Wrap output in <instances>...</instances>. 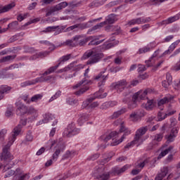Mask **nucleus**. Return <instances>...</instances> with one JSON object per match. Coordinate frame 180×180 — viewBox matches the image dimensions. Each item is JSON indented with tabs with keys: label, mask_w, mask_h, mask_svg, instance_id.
Wrapping results in <instances>:
<instances>
[{
	"label": "nucleus",
	"mask_w": 180,
	"mask_h": 180,
	"mask_svg": "<svg viewBox=\"0 0 180 180\" xmlns=\"http://www.w3.org/2000/svg\"><path fill=\"white\" fill-rule=\"evenodd\" d=\"M127 169H129V165H124L122 168L116 166L113 167L111 169V171L109 172L108 173L102 174V172L105 171V168L103 167L98 168L95 172V176L97 179H99V180H108L110 177V175H115V176L122 175V174L127 171Z\"/></svg>",
	"instance_id": "nucleus-1"
},
{
	"label": "nucleus",
	"mask_w": 180,
	"mask_h": 180,
	"mask_svg": "<svg viewBox=\"0 0 180 180\" xmlns=\"http://www.w3.org/2000/svg\"><path fill=\"white\" fill-rule=\"evenodd\" d=\"M89 57H91L89 58ZM104 55L102 53H98L96 51H87L85 52L82 57V60H89L86 62L87 65H92L93 64H96L99 63L102 58H103Z\"/></svg>",
	"instance_id": "nucleus-2"
},
{
	"label": "nucleus",
	"mask_w": 180,
	"mask_h": 180,
	"mask_svg": "<svg viewBox=\"0 0 180 180\" xmlns=\"http://www.w3.org/2000/svg\"><path fill=\"white\" fill-rule=\"evenodd\" d=\"M102 92H103V90H99L98 92L95 93L94 96L90 97L83 102L82 106L84 108H86V106H89V108H91V109L99 106V103H98V101L94 102V101H95L96 98L103 99V98H106V96H108V93H103L102 94Z\"/></svg>",
	"instance_id": "nucleus-3"
},
{
	"label": "nucleus",
	"mask_w": 180,
	"mask_h": 180,
	"mask_svg": "<svg viewBox=\"0 0 180 180\" xmlns=\"http://www.w3.org/2000/svg\"><path fill=\"white\" fill-rule=\"evenodd\" d=\"M15 141V139L13 138L12 143ZM12 143H7L4 148H3V152L1 153V160L4 161H12V159L13 158V156L11 155V153L9 152V148L12 146Z\"/></svg>",
	"instance_id": "nucleus-4"
},
{
	"label": "nucleus",
	"mask_w": 180,
	"mask_h": 180,
	"mask_svg": "<svg viewBox=\"0 0 180 180\" xmlns=\"http://www.w3.org/2000/svg\"><path fill=\"white\" fill-rule=\"evenodd\" d=\"M120 133H124V134L122 135L121 139H120L117 141H115L113 143H111V146H117L118 144H120V143H122L123 140L126 139V136H129L131 131L127 128H126V127H124V124L122 122L120 124Z\"/></svg>",
	"instance_id": "nucleus-5"
},
{
	"label": "nucleus",
	"mask_w": 180,
	"mask_h": 180,
	"mask_svg": "<svg viewBox=\"0 0 180 180\" xmlns=\"http://www.w3.org/2000/svg\"><path fill=\"white\" fill-rule=\"evenodd\" d=\"M67 6H68V3H67V1L61 2L55 6L51 7L50 10L46 13V16H51L53 13H56V12H58L65 8H67Z\"/></svg>",
	"instance_id": "nucleus-6"
},
{
	"label": "nucleus",
	"mask_w": 180,
	"mask_h": 180,
	"mask_svg": "<svg viewBox=\"0 0 180 180\" xmlns=\"http://www.w3.org/2000/svg\"><path fill=\"white\" fill-rule=\"evenodd\" d=\"M112 86L114 88V89H116L118 94H120L126 89V86H127V82L124 79H122L117 82L112 83Z\"/></svg>",
	"instance_id": "nucleus-7"
},
{
	"label": "nucleus",
	"mask_w": 180,
	"mask_h": 180,
	"mask_svg": "<svg viewBox=\"0 0 180 180\" xmlns=\"http://www.w3.org/2000/svg\"><path fill=\"white\" fill-rule=\"evenodd\" d=\"M27 123V119H21L20 121V124L15 127L13 129V139L15 140L16 139V136H19V134L20 131H22V127L23 126H26V124Z\"/></svg>",
	"instance_id": "nucleus-8"
},
{
	"label": "nucleus",
	"mask_w": 180,
	"mask_h": 180,
	"mask_svg": "<svg viewBox=\"0 0 180 180\" xmlns=\"http://www.w3.org/2000/svg\"><path fill=\"white\" fill-rule=\"evenodd\" d=\"M150 129H151V125L150 124L139 128L136 132L135 140H138L139 141V140L141 139V136H144V134L147 133V131L150 130Z\"/></svg>",
	"instance_id": "nucleus-9"
},
{
	"label": "nucleus",
	"mask_w": 180,
	"mask_h": 180,
	"mask_svg": "<svg viewBox=\"0 0 180 180\" xmlns=\"http://www.w3.org/2000/svg\"><path fill=\"white\" fill-rule=\"evenodd\" d=\"M16 113L18 116H24L27 114V106L22 103H17Z\"/></svg>",
	"instance_id": "nucleus-10"
},
{
	"label": "nucleus",
	"mask_w": 180,
	"mask_h": 180,
	"mask_svg": "<svg viewBox=\"0 0 180 180\" xmlns=\"http://www.w3.org/2000/svg\"><path fill=\"white\" fill-rule=\"evenodd\" d=\"M115 136H117V132L116 131H113L111 132H106L105 134H103L100 139L103 140L105 143H108V140H111Z\"/></svg>",
	"instance_id": "nucleus-11"
},
{
	"label": "nucleus",
	"mask_w": 180,
	"mask_h": 180,
	"mask_svg": "<svg viewBox=\"0 0 180 180\" xmlns=\"http://www.w3.org/2000/svg\"><path fill=\"white\" fill-rule=\"evenodd\" d=\"M139 101V93H135L132 96V101L128 103V109H136Z\"/></svg>",
	"instance_id": "nucleus-12"
},
{
	"label": "nucleus",
	"mask_w": 180,
	"mask_h": 180,
	"mask_svg": "<svg viewBox=\"0 0 180 180\" xmlns=\"http://www.w3.org/2000/svg\"><path fill=\"white\" fill-rule=\"evenodd\" d=\"M109 75L106 74V69H104L103 71H101L94 77L96 81H101L102 80V84L105 83V81L108 79Z\"/></svg>",
	"instance_id": "nucleus-13"
},
{
	"label": "nucleus",
	"mask_w": 180,
	"mask_h": 180,
	"mask_svg": "<svg viewBox=\"0 0 180 180\" xmlns=\"http://www.w3.org/2000/svg\"><path fill=\"white\" fill-rule=\"evenodd\" d=\"M178 127L173 128L171 130V134L169 135H167L165 137L167 139V143H172L174 140H175V137H176V134H178Z\"/></svg>",
	"instance_id": "nucleus-14"
},
{
	"label": "nucleus",
	"mask_w": 180,
	"mask_h": 180,
	"mask_svg": "<svg viewBox=\"0 0 180 180\" xmlns=\"http://www.w3.org/2000/svg\"><path fill=\"white\" fill-rule=\"evenodd\" d=\"M122 96H124L122 98L123 103H129L133 97V94H131V91L130 90L127 89V91L122 94Z\"/></svg>",
	"instance_id": "nucleus-15"
},
{
	"label": "nucleus",
	"mask_w": 180,
	"mask_h": 180,
	"mask_svg": "<svg viewBox=\"0 0 180 180\" xmlns=\"http://www.w3.org/2000/svg\"><path fill=\"white\" fill-rule=\"evenodd\" d=\"M162 85L164 88H168L170 85H172V76L171 74H166V80H164L162 82Z\"/></svg>",
	"instance_id": "nucleus-16"
},
{
	"label": "nucleus",
	"mask_w": 180,
	"mask_h": 180,
	"mask_svg": "<svg viewBox=\"0 0 180 180\" xmlns=\"http://www.w3.org/2000/svg\"><path fill=\"white\" fill-rule=\"evenodd\" d=\"M76 131L77 129H75L72 124H70L68 125V130L65 132V134L68 137H70L71 136H75V134H77Z\"/></svg>",
	"instance_id": "nucleus-17"
},
{
	"label": "nucleus",
	"mask_w": 180,
	"mask_h": 180,
	"mask_svg": "<svg viewBox=\"0 0 180 180\" xmlns=\"http://www.w3.org/2000/svg\"><path fill=\"white\" fill-rule=\"evenodd\" d=\"M152 90L150 89H146L143 92L138 91V101L139 99L144 100L147 98L148 94H151Z\"/></svg>",
	"instance_id": "nucleus-18"
},
{
	"label": "nucleus",
	"mask_w": 180,
	"mask_h": 180,
	"mask_svg": "<svg viewBox=\"0 0 180 180\" xmlns=\"http://www.w3.org/2000/svg\"><path fill=\"white\" fill-rule=\"evenodd\" d=\"M179 19V17L177 15H174L173 17L169 18L166 20H163L162 22L159 23L160 26H162V25H169V23H174V22L178 20Z\"/></svg>",
	"instance_id": "nucleus-19"
},
{
	"label": "nucleus",
	"mask_w": 180,
	"mask_h": 180,
	"mask_svg": "<svg viewBox=\"0 0 180 180\" xmlns=\"http://www.w3.org/2000/svg\"><path fill=\"white\" fill-rule=\"evenodd\" d=\"M11 89H12V88L6 85H2L0 86V101L4 99V94H6L8 91H11Z\"/></svg>",
	"instance_id": "nucleus-20"
},
{
	"label": "nucleus",
	"mask_w": 180,
	"mask_h": 180,
	"mask_svg": "<svg viewBox=\"0 0 180 180\" xmlns=\"http://www.w3.org/2000/svg\"><path fill=\"white\" fill-rule=\"evenodd\" d=\"M4 172H6L4 178H9L10 176H13V175H15V170L11 169V167L9 166L6 165L4 166Z\"/></svg>",
	"instance_id": "nucleus-21"
},
{
	"label": "nucleus",
	"mask_w": 180,
	"mask_h": 180,
	"mask_svg": "<svg viewBox=\"0 0 180 180\" xmlns=\"http://www.w3.org/2000/svg\"><path fill=\"white\" fill-rule=\"evenodd\" d=\"M16 4H15V2H12L9 4H7L6 6H4L2 8H0V13H5V12H9L11 9L13 8H15Z\"/></svg>",
	"instance_id": "nucleus-22"
},
{
	"label": "nucleus",
	"mask_w": 180,
	"mask_h": 180,
	"mask_svg": "<svg viewBox=\"0 0 180 180\" xmlns=\"http://www.w3.org/2000/svg\"><path fill=\"white\" fill-rule=\"evenodd\" d=\"M126 112H127V108H122L120 110L115 112L112 115L111 119H117V117H119V116H121V115H124V113H126Z\"/></svg>",
	"instance_id": "nucleus-23"
},
{
	"label": "nucleus",
	"mask_w": 180,
	"mask_h": 180,
	"mask_svg": "<svg viewBox=\"0 0 180 180\" xmlns=\"http://www.w3.org/2000/svg\"><path fill=\"white\" fill-rule=\"evenodd\" d=\"M53 119H55L53 115L50 113L46 114L44 118L39 122V124H43V123H49V122H51Z\"/></svg>",
	"instance_id": "nucleus-24"
},
{
	"label": "nucleus",
	"mask_w": 180,
	"mask_h": 180,
	"mask_svg": "<svg viewBox=\"0 0 180 180\" xmlns=\"http://www.w3.org/2000/svg\"><path fill=\"white\" fill-rule=\"evenodd\" d=\"M116 20H117L116 18V14L112 13L108 16L106 20L104 22H105V25H107V23H108V25H112V23H115Z\"/></svg>",
	"instance_id": "nucleus-25"
},
{
	"label": "nucleus",
	"mask_w": 180,
	"mask_h": 180,
	"mask_svg": "<svg viewBox=\"0 0 180 180\" xmlns=\"http://www.w3.org/2000/svg\"><path fill=\"white\" fill-rule=\"evenodd\" d=\"M60 64H61V62H60L58 65H56L55 66H52V67L49 68L46 71H45L43 73V75H49L50 74H53V72H54L56 70H57V68H58V67H60Z\"/></svg>",
	"instance_id": "nucleus-26"
},
{
	"label": "nucleus",
	"mask_w": 180,
	"mask_h": 180,
	"mask_svg": "<svg viewBox=\"0 0 180 180\" xmlns=\"http://www.w3.org/2000/svg\"><path fill=\"white\" fill-rule=\"evenodd\" d=\"M91 41L89 43V46H98V44H101V43H103L105 39L99 40V38H96L95 37H92Z\"/></svg>",
	"instance_id": "nucleus-27"
},
{
	"label": "nucleus",
	"mask_w": 180,
	"mask_h": 180,
	"mask_svg": "<svg viewBox=\"0 0 180 180\" xmlns=\"http://www.w3.org/2000/svg\"><path fill=\"white\" fill-rule=\"evenodd\" d=\"M180 41H176L175 42L172 43L170 46L169 47V49L167 50L164 54H171L174 50H175L176 45L179 44Z\"/></svg>",
	"instance_id": "nucleus-28"
},
{
	"label": "nucleus",
	"mask_w": 180,
	"mask_h": 180,
	"mask_svg": "<svg viewBox=\"0 0 180 180\" xmlns=\"http://www.w3.org/2000/svg\"><path fill=\"white\" fill-rule=\"evenodd\" d=\"M117 105V101H108L103 104L101 109H108V108H113Z\"/></svg>",
	"instance_id": "nucleus-29"
},
{
	"label": "nucleus",
	"mask_w": 180,
	"mask_h": 180,
	"mask_svg": "<svg viewBox=\"0 0 180 180\" xmlns=\"http://www.w3.org/2000/svg\"><path fill=\"white\" fill-rule=\"evenodd\" d=\"M172 150H174V147L169 146L168 148L160 153V154L158 156V158H162V157H165V155H167V154H168L169 153H171Z\"/></svg>",
	"instance_id": "nucleus-30"
},
{
	"label": "nucleus",
	"mask_w": 180,
	"mask_h": 180,
	"mask_svg": "<svg viewBox=\"0 0 180 180\" xmlns=\"http://www.w3.org/2000/svg\"><path fill=\"white\" fill-rule=\"evenodd\" d=\"M106 25V22H101L96 25H94L91 29L89 30V33L91 32H94L95 30H98V29H101V27H103Z\"/></svg>",
	"instance_id": "nucleus-31"
},
{
	"label": "nucleus",
	"mask_w": 180,
	"mask_h": 180,
	"mask_svg": "<svg viewBox=\"0 0 180 180\" xmlns=\"http://www.w3.org/2000/svg\"><path fill=\"white\" fill-rule=\"evenodd\" d=\"M168 102V98L165 97L162 99H160L158 103V106L160 110H164V108H162V105H165Z\"/></svg>",
	"instance_id": "nucleus-32"
},
{
	"label": "nucleus",
	"mask_w": 180,
	"mask_h": 180,
	"mask_svg": "<svg viewBox=\"0 0 180 180\" xmlns=\"http://www.w3.org/2000/svg\"><path fill=\"white\" fill-rule=\"evenodd\" d=\"M63 151V149H60V148L56 149L52 155L53 161H56L57 160H58V155H60V154H61V152Z\"/></svg>",
	"instance_id": "nucleus-33"
},
{
	"label": "nucleus",
	"mask_w": 180,
	"mask_h": 180,
	"mask_svg": "<svg viewBox=\"0 0 180 180\" xmlns=\"http://www.w3.org/2000/svg\"><path fill=\"white\" fill-rule=\"evenodd\" d=\"M16 58V55L4 56L1 59V63H6V61H12Z\"/></svg>",
	"instance_id": "nucleus-34"
},
{
	"label": "nucleus",
	"mask_w": 180,
	"mask_h": 180,
	"mask_svg": "<svg viewBox=\"0 0 180 180\" xmlns=\"http://www.w3.org/2000/svg\"><path fill=\"white\" fill-rule=\"evenodd\" d=\"M92 40V37H89L86 39H80L79 42L78 46H79L80 47L82 46H84L86 44V43H88V41Z\"/></svg>",
	"instance_id": "nucleus-35"
},
{
	"label": "nucleus",
	"mask_w": 180,
	"mask_h": 180,
	"mask_svg": "<svg viewBox=\"0 0 180 180\" xmlns=\"http://www.w3.org/2000/svg\"><path fill=\"white\" fill-rule=\"evenodd\" d=\"M128 25L129 26H131L133 25H141V18H138L130 20L128 22Z\"/></svg>",
	"instance_id": "nucleus-36"
},
{
	"label": "nucleus",
	"mask_w": 180,
	"mask_h": 180,
	"mask_svg": "<svg viewBox=\"0 0 180 180\" xmlns=\"http://www.w3.org/2000/svg\"><path fill=\"white\" fill-rule=\"evenodd\" d=\"M89 89V86H85L84 87L82 88L80 90L75 92V95L79 96V95H82V94H85L86 91Z\"/></svg>",
	"instance_id": "nucleus-37"
},
{
	"label": "nucleus",
	"mask_w": 180,
	"mask_h": 180,
	"mask_svg": "<svg viewBox=\"0 0 180 180\" xmlns=\"http://www.w3.org/2000/svg\"><path fill=\"white\" fill-rule=\"evenodd\" d=\"M153 108H154V100H150L146 104V109L147 110H151Z\"/></svg>",
	"instance_id": "nucleus-38"
},
{
	"label": "nucleus",
	"mask_w": 180,
	"mask_h": 180,
	"mask_svg": "<svg viewBox=\"0 0 180 180\" xmlns=\"http://www.w3.org/2000/svg\"><path fill=\"white\" fill-rule=\"evenodd\" d=\"M65 46H68L69 47H77V43H74L73 39H68L64 43Z\"/></svg>",
	"instance_id": "nucleus-39"
},
{
	"label": "nucleus",
	"mask_w": 180,
	"mask_h": 180,
	"mask_svg": "<svg viewBox=\"0 0 180 180\" xmlns=\"http://www.w3.org/2000/svg\"><path fill=\"white\" fill-rule=\"evenodd\" d=\"M72 155V152L68 150L62 157L61 161H64V160H68V158H71Z\"/></svg>",
	"instance_id": "nucleus-40"
},
{
	"label": "nucleus",
	"mask_w": 180,
	"mask_h": 180,
	"mask_svg": "<svg viewBox=\"0 0 180 180\" xmlns=\"http://www.w3.org/2000/svg\"><path fill=\"white\" fill-rule=\"evenodd\" d=\"M43 98V95L41 94H36L32 96L30 99V102H37V101H40Z\"/></svg>",
	"instance_id": "nucleus-41"
},
{
	"label": "nucleus",
	"mask_w": 180,
	"mask_h": 180,
	"mask_svg": "<svg viewBox=\"0 0 180 180\" xmlns=\"http://www.w3.org/2000/svg\"><path fill=\"white\" fill-rule=\"evenodd\" d=\"M18 21H13L8 25V29H11V30H13L16 29L18 27Z\"/></svg>",
	"instance_id": "nucleus-42"
},
{
	"label": "nucleus",
	"mask_w": 180,
	"mask_h": 180,
	"mask_svg": "<svg viewBox=\"0 0 180 180\" xmlns=\"http://www.w3.org/2000/svg\"><path fill=\"white\" fill-rule=\"evenodd\" d=\"M154 57L155 56L153 55L152 57L149 58V60H146V64L148 68L153 67V65H154V60H153Z\"/></svg>",
	"instance_id": "nucleus-43"
},
{
	"label": "nucleus",
	"mask_w": 180,
	"mask_h": 180,
	"mask_svg": "<svg viewBox=\"0 0 180 180\" xmlns=\"http://www.w3.org/2000/svg\"><path fill=\"white\" fill-rule=\"evenodd\" d=\"M39 58H44V57H47L50 54V51H43L37 53Z\"/></svg>",
	"instance_id": "nucleus-44"
},
{
	"label": "nucleus",
	"mask_w": 180,
	"mask_h": 180,
	"mask_svg": "<svg viewBox=\"0 0 180 180\" xmlns=\"http://www.w3.org/2000/svg\"><path fill=\"white\" fill-rule=\"evenodd\" d=\"M25 53H34L36 50L33 47H29L28 46H24L23 47Z\"/></svg>",
	"instance_id": "nucleus-45"
},
{
	"label": "nucleus",
	"mask_w": 180,
	"mask_h": 180,
	"mask_svg": "<svg viewBox=\"0 0 180 180\" xmlns=\"http://www.w3.org/2000/svg\"><path fill=\"white\" fill-rule=\"evenodd\" d=\"M56 29H58V26L48 27L43 32H44V33H47V32H56Z\"/></svg>",
	"instance_id": "nucleus-46"
},
{
	"label": "nucleus",
	"mask_w": 180,
	"mask_h": 180,
	"mask_svg": "<svg viewBox=\"0 0 180 180\" xmlns=\"http://www.w3.org/2000/svg\"><path fill=\"white\" fill-rule=\"evenodd\" d=\"M151 50V48L150 46H145L143 48H141L139 50V54H143L145 53H148Z\"/></svg>",
	"instance_id": "nucleus-47"
},
{
	"label": "nucleus",
	"mask_w": 180,
	"mask_h": 180,
	"mask_svg": "<svg viewBox=\"0 0 180 180\" xmlns=\"http://www.w3.org/2000/svg\"><path fill=\"white\" fill-rule=\"evenodd\" d=\"M74 64H75V62H73V63L69 64L68 65V67L65 68V71H70L71 70H72V71H75V65H74Z\"/></svg>",
	"instance_id": "nucleus-48"
},
{
	"label": "nucleus",
	"mask_w": 180,
	"mask_h": 180,
	"mask_svg": "<svg viewBox=\"0 0 180 180\" xmlns=\"http://www.w3.org/2000/svg\"><path fill=\"white\" fill-rule=\"evenodd\" d=\"M87 84H88V80H86V79H83L77 84L74 86V88H79V86H81V85H87Z\"/></svg>",
	"instance_id": "nucleus-49"
},
{
	"label": "nucleus",
	"mask_w": 180,
	"mask_h": 180,
	"mask_svg": "<svg viewBox=\"0 0 180 180\" xmlns=\"http://www.w3.org/2000/svg\"><path fill=\"white\" fill-rule=\"evenodd\" d=\"M77 26L79 29H81L82 30H84V29H88V27H89V24L88 22H84V23L77 24Z\"/></svg>",
	"instance_id": "nucleus-50"
},
{
	"label": "nucleus",
	"mask_w": 180,
	"mask_h": 180,
	"mask_svg": "<svg viewBox=\"0 0 180 180\" xmlns=\"http://www.w3.org/2000/svg\"><path fill=\"white\" fill-rule=\"evenodd\" d=\"M60 96H61V91H58L53 95V96H52V97L49 99V102H53V101H54V99H57V98H60Z\"/></svg>",
	"instance_id": "nucleus-51"
},
{
	"label": "nucleus",
	"mask_w": 180,
	"mask_h": 180,
	"mask_svg": "<svg viewBox=\"0 0 180 180\" xmlns=\"http://www.w3.org/2000/svg\"><path fill=\"white\" fill-rule=\"evenodd\" d=\"M82 39V36L81 35H76L75 37H73L72 40L74 43H76V47L79 44V40Z\"/></svg>",
	"instance_id": "nucleus-52"
},
{
	"label": "nucleus",
	"mask_w": 180,
	"mask_h": 180,
	"mask_svg": "<svg viewBox=\"0 0 180 180\" xmlns=\"http://www.w3.org/2000/svg\"><path fill=\"white\" fill-rule=\"evenodd\" d=\"M112 30L115 32L112 33V34H120L121 33L122 30H120V27L116 25V26H112Z\"/></svg>",
	"instance_id": "nucleus-53"
},
{
	"label": "nucleus",
	"mask_w": 180,
	"mask_h": 180,
	"mask_svg": "<svg viewBox=\"0 0 180 180\" xmlns=\"http://www.w3.org/2000/svg\"><path fill=\"white\" fill-rule=\"evenodd\" d=\"M5 115L6 117H11V116H13V108H8Z\"/></svg>",
	"instance_id": "nucleus-54"
},
{
	"label": "nucleus",
	"mask_w": 180,
	"mask_h": 180,
	"mask_svg": "<svg viewBox=\"0 0 180 180\" xmlns=\"http://www.w3.org/2000/svg\"><path fill=\"white\" fill-rule=\"evenodd\" d=\"M137 141H139V140H136V137H134V139L131 141L130 143H128L125 146L124 148H130V147L131 146H134V144L137 143Z\"/></svg>",
	"instance_id": "nucleus-55"
},
{
	"label": "nucleus",
	"mask_w": 180,
	"mask_h": 180,
	"mask_svg": "<svg viewBox=\"0 0 180 180\" xmlns=\"http://www.w3.org/2000/svg\"><path fill=\"white\" fill-rule=\"evenodd\" d=\"M27 115H33L34 113H37V110L34 109L33 107L27 108Z\"/></svg>",
	"instance_id": "nucleus-56"
},
{
	"label": "nucleus",
	"mask_w": 180,
	"mask_h": 180,
	"mask_svg": "<svg viewBox=\"0 0 180 180\" xmlns=\"http://www.w3.org/2000/svg\"><path fill=\"white\" fill-rule=\"evenodd\" d=\"M6 129H2L0 131V141H4L5 140V134H6Z\"/></svg>",
	"instance_id": "nucleus-57"
},
{
	"label": "nucleus",
	"mask_w": 180,
	"mask_h": 180,
	"mask_svg": "<svg viewBox=\"0 0 180 180\" xmlns=\"http://www.w3.org/2000/svg\"><path fill=\"white\" fill-rule=\"evenodd\" d=\"M117 44H119V41H115V42H110L105 47L106 49H112V47H115V46H117Z\"/></svg>",
	"instance_id": "nucleus-58"
},
{
	"label": "nucleus",
	"mask_w": 180,
	"mask_h": 180,
	"mask_svg": "<svg viewBox=\"0 0 180 180\" xmlns=\"http://www.w3.org/2000/svg\"><path fill=\"white\" fill-rule=\"evenodd\" d=\"M165 1L168 0H150V3L152 5H158V4H162V2H165Z\"/></svg>",
	"instance_id": "nucleus-59"
},
{
	"label": "nucleus",
	"mask_w": 180,
	"mask_h": 180,
	"mask_svg": "<svg viewBox=\"0 0 180 180\" xmlns=\"http://www.w3.org/2000/svg\"><path fill=\"white\" fill-rule=\"evenodd\" d=\"M162 137H164V134L163 133L157 134L155 136V140L156 141H161V140H162Z\"/></svg>",
	"instance_id": "nucleus-60"
},
{
	"label": "nucleus",
	"mask_w": 180,
	"mask_h": 180,
	"mask_svg": "<svg viewBox=\"0 0 180 180\" xmlns=\"http://www.w3.org/2000/svg\"><path fill=\"white\" fill-rule=\"evenodd\" d=\"M26 141H33V136H32V132L28 131L25 137Z\"/></svg>",
	"instance_id": "nucleus-61"
},
{
	"label": "nucleus",
	"mask_w": 180,
	"mask_h": 180,
	"mask_svg": "<svg viewBox=\"0 0 180 180\" xmlns=\"http://www.w3.org/2000/svg\"><path fill=\"white\" fill-rule=\"evenodd\" d=\"M34 84V82H31L30 81H26L22 83H21L22 88H25V86H29V85H33Z\"/></svg>",
	"instance_id": "nucleus-62"
},
{
	"label": "nucleus",
	"mask_w": 180,
	"mask_h": 180,
	"mask_svg": "<svg viewBox=\"0 0 180 180\" xmlns=\"http://www.w3.org/2000/svg\"><path fill=\"white\" fill-rule=\"evenodd\" d=\"M70 58H71V54H68L66 56H63L62 57V62L65 63V61H68V60H70Z\"/></svg>",
	"instance_id": "nucleus-63"
},
{
	"label": "nucleus",
	"mask_w": 180,
	"mask_h": 180,
	"mask_svg": "<svg viewBox=\"0 0 180 180\" xmlns=\"http://www.w3.org/2000/svg\"><path fill=\"white\" fill-rule=\"evenodd\" d=\"M29 178H30L29 174H25L24 175L20 176L18 180H27L29 179Z\"/></svg>",
	"instance_id": "nucleus-64"
}]
</instances>
